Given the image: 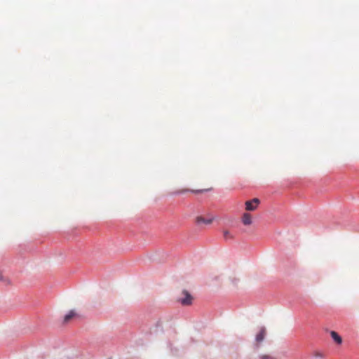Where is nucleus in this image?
<instances>
[{
	"label": "nucleus",
	"mask_w": 359,
	"mask_h": 359,
	"mask_svg": "<svg viewBox=\"0 0 359 359\" xmlns=\"http://www.w3.org/2000/svg\"><path fill=\"white\" fill-rule=\"evenodd\" d=\"M193 297L187 290L182 292V297L179 298L178 301L184 306L191 305L192 304Z\"/></svg>",
	"instance_id": "nucleus-1"
},
{
	"label": "nucleus",
	"mask_w": 359,
	"mask_h": 359,
	"mask_svg": "<svg viewBox=\"0 0 359 359\" xmlns=\"http://www.w3.org/2000/svg\"><path fill=\"white\" fill-rule=\"evenodd\" d=\"M259 203L260 201L257 198H255L250 201H247L245 203V210L247 211H254L257 208Z\"/></svg>",
	"instance_id": "nucleus-2"
},
{
	"label": "nucleus",
	"mask_w": 359,
	"mask_h": 359,
	"mask_svg": "<svg viewBox=\"0 0 359 359\" xmlns=\"http://www.w3.org/2000/svg\"><path fill=\"white\" fill-rule=\"evenodd\" d=\"M242 222L244 225H250L252 222L250 214L245 212L242 216Z\"/></svg>",
	"instance_id": "nucleus-3"
},
{
	"label": "nucleus",
	"mask_w": 359,
	"mask_h": 359,
	"mask_svg": "<svg viewBox=\"0 0 359 359\" xmlns=\"http://www.w3.org/2000/svg\"><path fill=\"white\" fill-rule=\"evenodd\" d=\"M76 316H77V314L75 311H74V310L70 311L64 317V323H69L73 318L76 317Z\"/></svg>",
	"instance_id": "nucleus-4"
},
{
	"label": "nucleus",
	"mask_w": 359,
	"mask_h": 359,
	"mask_svg": "<svg viewBox=\"0 0 359 359\" xmlns=\"http://www.w3.org/2000/svg\"><path fill=\"white\" fill-rule=\"evenodd\" d=\"M330 335L333 340L337 344H341L342 343L341 337L335 331H331Z\"/></svg>",
	"instance_id": "nucleus-5"
},
{
	"label": "nucleus",
	"mask_w": 359,
	"mask_h": 359,
	"mask_svg": "<svg viewBox=\"0 0 359 359\" xmlns=\"http://www.w3.org/2000/svg\"><path fill=\"white\" fill-rule=\"evenodd\" d=\"M265 334H266L265 329L264 327H262L261 329V330L259 331V332L256 336L257 342H258V343L262 342L264 339Z\"/></svg>",
	"instance_id": "nucleus-6"
},
{
	"label": "nucleus",
	"mask_w": 359,
	"mask_h": 359,
	"mask_svg": "<svg viewBox=\"0 0 359 359\" xmlns=\"http://www.w3.org/2000/svg\"><path fill=\"white\" fill-rule=\"evenodd\" d=\"M212 190V187L207 188V189H191V190H185V191H180L178 193H182L184 191H191L194 194H202L204 192H207Z\"/></svg>",
	"instance_id": "nucleus-7"
},
{
	"label": "nucleus",
	"mask_w": 359,
	"mask_h": 359,
	"mask_svg": "<svg viewBox=\"0 0 359 359\" xmlns=\"http://www.w3.org/2000/svg\"><path fill=\"white\" fill-rule=\"evenodd\" d=\"M212 220L213 219H204L203 217H198L196 218V222L198 223H201V222H203V223H205V224H211L212 222Z\"/></svg>",
	"instance_id": "nucleus-8"
},
{
	"label": "nucleus",
	"mask_w": 359,
	"mask_h": 359,
	"mask_svg": "<svg viewBox=\"0 0 359 359\" xmlns=\"http://www.w3.org/2000/svg\"><path fill=\"white\" fill-rule=\"evenodd\" d=\"M223 236L225 239H231L233 236L231 234L230 231L228 230L223 231Z\"/></svg>",
	"instance_id": "nucleus-9"
}]
</instances>
